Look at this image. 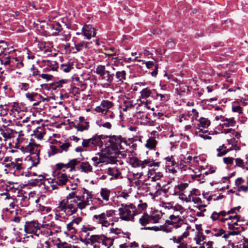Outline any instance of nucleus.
<instances>
[{"label": "nucleus", "instance_id": "f257e3e1", "mask_svg": "<svg viewBox=\"0 0 248 248\" xmlns=\"http://www.w3.org/2000/svg\"><path fill=\"white\" fill-rule=\"evenodd\" d=\"M65 199L60 201L56 208V212L60 214L73 215L89 205L93 197L91 192L84 188L73 187Z\"/></svg>", "mask_w": 248, "mask_h": 248}, {"label": "nucleus", "instance_id": "f03ea898", "mask_svg": "<svg viewBox=\"0 0 248 248\" xmlns=\"http://www.w3.org/2000/svg\"><path fill=\"white\" fill-rule=\"evenodd\" d=\"M116 212L114 210H108L98 215H94L93 218L97 223L107 227L109 225H114V222L117 221V218L115 217Z\"/></svg>", "mask_w": 248, "mask_h": 248}, {"label": "nucleus", "instance_id": "7ed1b4c3", "mask_svg": "<svg viewBox=\"0 0 248 248\" xmlns=\"http://www.w3.org/2000/svg\"><path fill=\"white\" fill-rule=\"evenodd\" d=\"M103 143L106 148H110L113 150L124 149L123 145H126V140L121 136H104Z\"/></svg>", "mask_w": 248, "mask_h": 248}, {"label": "nucleus", "instance_id": "20e7f679", "mask_svg": "<svg viewBox=\"0 0 248 248\" xmlns=\"http://www.w3.org/2000/svg\"><path fill=\"white\" fill-rule=\"evenodd\" d=\"M121 207L119 208L120 218L123 220L134 221V216L136 215L135 213V206L130 203L121 204Z\"/></svg>", "mask_w": 248, "mask_h": 248}, {"label": "nucleus", "instance_id": "39448f33", "mask_svg": "<svg viewBox=\"0 0 248 248\" xmlns=\"http://www.w3.org/2000/svg\"><path fill=\"white\" fill-rule=\"evenodd\" d=\"M42 227L37 221H27L24 225V230L27 233L39 237L45 234V232L42 230Z\"/></svg>", "mask_w": 248, "mask_h": 248}, {"label": "nucleus", "instance_id": "423d86ee", "mask_svg": "<svg viewBox=\"0 0 248 248\" xmlns=\"http://www.w3.org/2000/svg\"><path fill=\"white\" fill-rule=\"evenodd\" d=\"M131 163L133 167H141L142 169L145 168L146 166L159 167L160 165V162H155L153 159L147 158L142 161L137 157L131 158Z\"/></svg>", "mask_w": 248, "mask_h": 248}, {"label": "nucleus", "instance_id": "0eeeda50", "mask_svg": "<svg viewBox=\"0 0 248 248\" xmlns=\"http://www.w3.org/2000/svg\"><path fill=\"white\" fill-rule=\"evenodd\" d=\"M103 135L95 134L91 138L83 139L82 142V146L83 148H93L96 146L102 147Z\"/></svg>", "mask_w": 248, "mask_h": 248}, {"label": "nucleus", "instance_id": "6e6552de", "mask_svg": "<svg viewBox=\"0 0 248 248\" xmlns=\"http://www.w3.org/2000/svg\"><path fill=\"white\" fill-rule=\"evenodd\" d=\"M25 151L31 154V159L32 166H36L39 163L40 150L37 149L35 145L30 142L28 145L25 147Z\"/></svg>", "mask_w": 248, "mask_h": 248}, {"label": "nucleus", "instance_id": "1a4fd4ad", "mask_svg": "<svg viewBox=\"0 0 248 248\" xmlns=\"http://www.w3.org/2000/svg\"><path fill=\"white\" fill-rule=\"evenodd\" d=\"M139 222L142 226H146L147 224L151 223L150 216L147 214H144L140 218ZM162 228H163V227L162 225H160V226H155L152 227H145L143 228H142V229L157 231L161 230Z\"/></svg>", "mask_w": 248, "mask_h": 248}, {"label": "nucleus", "instance_id": "9d476101", "mask_svg": "<svg viewBox=\"0 0 248 248\" xmlns=\"http://www.w3.org/2000/svg\"><path fill=\"white\" fill-rule=\"evenodd\" d=\"M114 106V103L112 101L108 100H104L101 102L100 106H97L95 108V110L97 112H101L102 114H106L108 111V109Z\"/></svg>", "mask_w": 248, "mask_h": 248}, {"label": "nucleus", "instance_id": "9b49d317", "mask_svg": "<svg viewBox=\"0 0 248 248\" xmlns=\"http://www.w3.org/2000/svg\"><path fill=\"white\" fill-rule=\"evenodd\" d=\"M82 33L88 40L96 35L94 29L91 25L85 24L82 28Z\"/></svg>", "mask_w": 248, "mask_h": 248}, {"label": "nucleus", "instance_id": "f8f14e48", "mask_svg": "<svg viewBox=\"0 0 248 248\" xmlns=\"http://www.w3.org/2000/svg\"><path fill=\"white\" fill-rule=\"evenodd\" d=\"M47 29L50 30L53 36H57L59 32L62 30V28L61 25L58 22H53L47 24Z\"/></svg>", "mask_w": 248, "mask_h": 248}, {"label": "nucleus", "instance_id": "ddd939ff", "mask_svg": "<svg viewBox=\"0 0 248 248\" xmlns=\"http://www.w3.org/2000/svg\"><path fill=\"white\" fill-rule=\"evenodd\" d=\"M114 76L116 78V84L120 85L123 84L126 79V73L124 70L118 71Z\"/></svg>", "mask_w": 248, "mask_h": 248}, {"label": "nucleus", "instance_id": "4468645a", "mask_svg": "<svg viewBox=\"0 0 248 248\" xmlns=\"http://www.w3.org/2000/svg\"><path fill=\"white\" fill-rule=\"evenodd\" d=\"M170 221L169 224L173 226L175 228H179L181 226L183 223V220L179 217V216H175L174 215L170 216Z\"/></svg>", "mask_w": 248, "mask_h": 248}, {"label": "nucleus", "instance_id": "2eb2a0df", "mask_svg": "<svg viewBox=\"0 0 248 248\" xmlns=\"http://www.w3.org/2000/svg\"><path fill=\"white\" fill-rule=\"evenodd\" d=\"M78 163H79V160L78 159L75 158L71 159L67 163H63V169L65 170L70 169V171H72L75 170L76 166L78 164Z\"/></svg>", "mask_w": 248, "mask_h": 248}, {"label": "nucleus", "instance_id": "dca6fc26", "mask_svg": "<svg viewBox=\"0 0 248 248\" xmlns=\"http://www.w3.org/2000/svg\"><path fill=\"white\" fill-rule=\"evenodd\" d=\"M199 124L197 125V128L199 129L200 131L202 130V128H207L210 124V122L208 119L201 117L198 120Z\"/></svg>", "mask_w": 248, "mask_h": 248}, {"label": "nucleus", "instance_id": "f3484780", "mask_svg": "<svg viewBox=\"0 0 248 248\" xmlns=\"http://www.w3.org/2000/svg\"><path fill=\"white\" fill-rule=\"evenodd\" d=\"M79 166L78 167V170H81V172L85 173H89L92 172L93 168L92 166L88 162H83L80 163Z\"/></svg>", "mask_w": 248, "mask_h": 248}, {"label": "nucleus", "instance_id": "a211bd4d", "mask_svg": "<svg viewBox=\"0 0 248 248\" xmlns=\"http://www.w3.org/2000/svg\"><path fill=\"white\" fill-rule=\"evenodd\" d=\"M68 181V178L65 173H59L56 178V183L59 186H62L66 184Z\"/></svg>", "mask_w": 248, "mask_h": 248}, {"label": "nucleus", "instance_id": "6ab92c4d", "mask_svg": "<svg viewBox=\"0 0 248 248\" xmlns=\"http://www.w3.org/2000/svg\"><path fill=\"white\" fill-rule=\"evenodd\" d=\"M0 134L5 139V140L7 139L11 138L12 135L14 134V133H17V132L11 128H6L5 127H4V128H0Z\"/></svg>", "mask_w": 248, "mask_h": 248}, {"label": "nucleus", "instance_id": "aec40b11", "mask_svg": "<svg viewBox=\"0 0 248 248\" xmlns=\"http://www.w3.org/2000/svg\"><path fill=\"white\" fill-rule=\"evenodd\" d=\"M222 123L221 124L223 127L233 126L235 125L236 122L233 118H225L222 117L221 119Z\"/></svg>", "mask_w": 248, "mask_h": 248}, {"label": "nucleus", "instance_id": "412c9836", "mask_svg": "<svg viewBox=\"0 0 248 248\" xmlns=\"http://www.w3.org/2000/svg\"><path fill=\"white\" fill-rule=\"evenodd\" d=\"M166 161V169L168 168H171V167L175 166L178 167V163H177L172 155L168 156L165 158Z\"/></svg>", "mask_w": 248, "mask_h": 248}, {"label": "nucleus", "instance_id": "4be33fe9", "mask_svg": "<svg viewBox=\"0 0 248 248\" xmlns=\"http://www.w3.org/2000/svg\"><path fill=\"white\" fill-rule=\"evenodd\" d=\"M44 182V177L42 175L38 176V178H35L29 181L28 184L31 186H39Z\"/></svg>", "mask_w": 248, "mask_h": 248}, {"label": "nucleus", "instance_id": "5701e85b", "mask_svg": "<svg viewBox=\"0 0 248 248\" xmlns=\"http://www.w3.org/2000/svg\"><path fill=\"white\" fill-rule=\"evenodd\" d=\"M110 193L111 191L109 189L107 188H102L100 189V194L104 201L108 202L109 199Z\"/></svg>", "mask_w": 248, "mask_h": 248}, {"label": "nucleus", "instance_id": "b1692460", "mask_svg": "<svg viewBox=\"0 0 248 248\" xmlns=\"http://www.w3.org/2000/svg\"><path fill=\"white\" fill-rule=\"evenodd\" d=\"M140 97L142 99H146L149 97H154L152 90L149 88H145L140 92Z\"/></svg>", "mask_w": 248, "mask_h": 248}, {"label": "nucleus", "instance_id": "393cba45", "mask_svg": "<svg viewBox=\"0 0 248 248\" xmlns=\"http://www.w3.org/2000/svg\"><path fill=\"white\" fill-rule=\"evenodd\" d=\"M33 133L35 138L41 140L45 134V130L43 127L39 126L33 131Z\"/></svg>", "mask_w": 248, "mask_h": 248}, {"label": "nucleus", "instance_id": "a878e982", "mask_svg": "<svg viewBox=\"0 0 248 248\" xmlns=\"http://www.w3.org/2000/svg\"><path fill=\"white\" fill-rule=\"evenodd\" d=\"M157 143V141L153 137H151L147 140L145 147L149 149L154 150L156 147Z\"/></svg>", "mask_w": 248, "mask_h": 248}, {"label": "nucleus", "instance_id": "bb28decb", "mask_svg": "<svg viewBox=\"0 0 248 248\" xmlns=\"http://www.w3.org/2000/svg\"><path fill=\"white\" fill-rule=\"evenodd\" d=\"M74 127L78 131H83L84 130H87L90 127L89 123L88 122H84V123H78L77 124H74Z\"/></svg>", "mask_w": 248, "mask_h": 248}, {"label": "nucleus", "instance_id": "cd10ccee", "mask_svg": "<svg viewBox=\"0 0 248 248\" xmlns=\"http://www.w3.org/2000/svg\"><path fill=\"white\" fill-rule=\"evenodd\" d=\"M111 62V64L112 65V68L113 70H115V68L114 66H123L124 63L123 61H122L121 59L118 58V57H112L111 59L109 60Z\"/></svg>", "mask_w": 248, "mask_h": 248}, {"label": "nucleus", "instance_id": "c85d7f7f", "mask_svg": "<svg viewBox=\"0 0 248 248\" xmlns=\"http://www.w3.org/2000/svg\"><path fill=\"white\" fill-rule=\"evenodd\" d=\"M46 65L47 66V70H46V69L44 68V72H46L47 70L56 71L58 68H59L58 63L56 62H51L50 61H48Z\"/></svg>", "mask_w": 248, "mask_h": 248}, {"label": "nucleus", "instance_id": "c756f323", "mask_svg": "<svg viewBox=\"0 0 248 248\" xmlns=\"http://www.w3.org/2000/svg\"><path fill=\"white\" fill-rule=\"evenodd\" d=\"M101 78L102 80H104L108 84H111L113 81L114 74H112L111 75H107L105 74H97Z\"/></svg>", "mask_w": 248, "mask_h": 248}, {"label": "nucleus", "instance_id": "7c9ffc66", "mask_svg": "<svg viewBox=\"0 0 248 248\" xmlns=\"http://www.w3.org/2000/svg\"><path fill=\"white\" fill-rule=\"evenodd\" d=\"M108 173L113 176L115 179H118L121 175L122 173L116 168H109L108 170Z\"/></svg>", "mask_w": 248, "mask_h": 248}, {"label": "nucleus", "instance_id": "2f4dec72", "mask_svg": "<svg viewBox=\"0 0 248 248\" xmlns=\"http://www.w3.org/2000/svg\"><path fill=\"white\" fill-rule=\"evenodd\" d=\"M26 97L31 101H35L42 97L40 94L35 93H26Z\"/></svg>", "mask_w": 248, "mask_h": 248}, {"label": "nucleus", "instance_id": "473e14b6", "mask_svg": "<svg viewBox=\"0 0 248 248\" xmlns=\"http://www.w3.org/2000/svg\"><path fill=\"white\" fill-rule=\"evenodd\" d=\"M110 232L116 234L120 235V237H123L125 238H129V234L128 233H124L122 231L116 228H111L110 229Z\"/></svg>", "mask_w": 248, "mask_h": 248}, {"label": "nucleus", "instance_id": "72a5a7b5", "mask_svg": "<svg viewBox=\"0 0 248 248\" xmlns=\"http://www.w3.org/2000/svg\"><path fill=\"white\" fill-rule=\"evenodd\" d=\"M88 44V43H86L84 41H80L77 43H75V47L76 48L77 51H80L84 48H87Z\"/></svg>", "mask_w": 248, "mask_h": 248}, {"label": "nucleus", "instance_id": "f704fd0d", "mask_svg": "<svg viewBox=\"0 0 248 248\" xmlns=\"http://www.w3.org/2000/svg\"><path fill=\"white\" fill-rule=\"evenodd\" d=\"M95 73H96V74H104L105 75L106 74H108V75H111L112 74H110V72L108 71V70H107L106 69V66L105 65H98L96 68V71H95Z\"/></svg>", "mask_w": 248, "mask_h": 248}, {"label": "nucleus", "instance_id": "c9c22d12", "mask_svg": "<svg viewBox=\"0 0 248 248\" xmlns=\"http://www.w3.org/2000/svg\"><path fill=\"white\" fill-rule=\"evenodd\" d=\"M103 234L101 235H92L90 236V241L91 245L95 243L100 244L101 239H102Z\"/></svg>", "mask_w": 248, "mask_h": 248}, {"label": "nucleus", "instance_id": "e433bc0d", "mask_svg": "<svg viewBox=\"0 0 248 248\" xmlns=\"http://www.w3.org/2000/svg\"><path fill=\"white\" fill-rule=\"evenodd\" d=\"M140 202L141 203L139 204L137 207L135 206V213L136 215L141 213L144 210L146 209L147 206L146 203L142 202L141 201H140Z\"/></svg>", "mask_w": 248, "mask_h": 248}, {"label": "nucleus", "instance_id": "4c0bfd02", "mask_svg": "<svg viewBox=\"0 0 248 248\" xmlns=\"http://www.w3.org/2000/svg\"><path fill=\"white\" fill-rule=\"evenodd\" d=\"M170 95L167 94H162L156 93V96L154 97V99L159 100L162 102H166L170 99Z\"/></svg>", "mask_w": 248, "mask_h": 248}, {"label": "nucleus", "instance_id": "58836bf2", "mask_svg": "<svg viewBox=\"0 0 248 248\" xmlns=\"http://www.w3.org/2000/svg\"><path fill=\"white\" fill-rule=\"evenodd\" d=\"M227 214H228L227 212L225 211H221L218 213L215 211L212 213L211 218L213 220H216L219 219L220 216L225 217Z\"/></svg>", "mask_w": 248, "mask_h": 248}, {"label": "nucleus", "instance_id": "ea45409f", "mask_svg": "<svg viewBox=\"0 0 248 248\" xmlns=\"http://www.w3.org/2000/svg\"><path fill=\"white\" fill-rule=\"evenodd\" d=\"M218 152L217 155L218 156H221L226 155L228 152V150L226 149V147L223 144L217 149Z\"/></svg>", "mask_w": 248, "mask_h": 248}, {"label": "nucleus", "instance_id": "a19ab883", "mask_svg": "<svg viewBox=\"0 0 248 248\" xmlns=\"http://www.w3.org/2000/svg\"><path fill=\"white\" fill-rule=\"evenodd\" d=\"M59 68L61 71L68 73L73 68V67L69 63H68L67 64H62Z\"/></svg>", "mask_w": 248, "mask_h": 248}, {"label": "nucleus", "instance_id": "79ce46f5", "mask_svg": "<svg viewBox=\"0 0 248 248\" xmlns=\"http://www.w3.org/2000/svg\"><path fill=\"white\" fill-rule=\"evenodd\" d=\"M13 168L15 170L14 173L16 174V175H19L21 172V170L23 169V167L22 164L17 163L13 164Z\"/></svg>", "mask_w": 248, "mask_h": 248}, {"label": "nucleus", "instance_id": "37998d69", "mask_svg": "<svg viewBox=\"0 0 248 248\" xmlns=\"http://www.w3.org/2000/svg\"><path fill=\"white\" fill-rule=\"evenodd\" d=\"M205 239V236L201 232L199 231L196 235V243L200 244L201 242L203 241Z\"/></svg>", "mask_w": 248, "mask_h": 248}, {"label": "nucleus", "instance_id": "c03bdc74", "mask_svg": "<svg viewBox=\"0 0 248 248\" xmlns=\"http://www.w3.org/2000/svg\"><path fill=\"white\" fill-rule=\"evenodd\" d=\"M235 167H239L242 169L245 168V162L240 158H236L235 159Z\"/></svg>", "mask_w": 248, "mask_h": 248}, {"label": "nucleus", "instance_id": "a18cd8bd", "mask_svg": "<svg viewBox=\"0 0 248 248\" xmlns=\"http://www.w3.org/2000/svg\"><path fill=\"white\" fill-rule=\"evenodd\" d=\"M50 151L48 152L49 155H54L57 153H61L60 148L58 149L56 148L54 145H51L50 146Z\"/></svg>", "mask_w": 248, "mask_h": 248}, {"label": "nucleus", "instance_id": "49530a36", "mask_svg": "<svg viewBox=\"0 0 248 248\" xmlns=\"http://www.w3.org/2000/svg\"><path fill=\"white\" fill-rule=\"evenodd\" d=\"M70 146V144L69 142H64L60 146V150L61 151V153H62L63 151L67 152L68 150V148Z\"/></svg>", "mask_w": 248, "mask_h": 248}, {"label": "nucleus", "instance_id": "de8ad7c7", "mask_svg": "<svg viewBox=\"0 0 248 248\" xmlns=\"http://www.w3.org/2000/svg\"><path fill=\"white\" fill-rule=\"evenodd\" d=\"M12 61L11 60V58L8 56L4 57H1V62L4 65L11 64Z\"/></svg>", "mask_w": 248, "mask_h": 248}, {"label": "nucleus", "instance_id": "09e8293b", "mask_svg": "<svg viewBox=\"0 0 248 248\" xmlns=\"http://www.w3.org/2000/svg\"><path fill=\"white\" fill-rule=\"evenodd\" d=\"M7 46V44L4 41H0V52L1 53H8Z\"/></svg>", "mask_w": 248, "mask_h": 248}, {"label": "nucleus", "instance_id": "8fccbe9b", "mask_svg": "<svg viewBox=\"0 0 248 248\" xmlns=\"http://www.w3.org/2000/svg\"><path fill=\"white\" fill-rule=\"evenodd\" d=\"M154 175L151 177L152 180L153 181H156L163 177V174L161 172H156L154 170Z\"/></svg>", "mask_w": 248, "mask_h": 248}, {"label": "nucleus", "instance_id": "3c124183", "mask_svg": "<svg viewBox=\"0 0 248 248\" xmlns=\"http://www.w3.org/2000/svg\"><path fill=\"white\" fill-rule=\"evenodd\" d=\"M57 248H71L72 246L66 242H60L56 244Z\"/></svg>", "mask_w": 248, "mask_h": 248}, {"label": "nucleus", "instance_id": "603ef678", "mask_svg": "<svg viewBox=\"0 0 248 248\" xmlns=\"http://www.w3.org/2000/svg\"><path fill=\"white\" fill-rule=\"evenodd\" d=\"M31 73L30 74V75H31L33 77L40 75V72L39 71L38 69L36 68L34 65L31 66Z\"/></svg>", "mask_w": 248, "mask_h": 248}, {"label": "nucleus", "instance_id": "864d4df0", "mask_svg": "<svg viewBox=\"0 0 248 248\" xmlns=\"http://www.w3.org/2000/svg\"><path fill=\"white\" fill-rule=\"evenodd\" d=\"M179 166L175 167L173 166L171 167V168H168L166 169V171L171 173L173 174H175L177 172V170L179 169Z\"/></svg>", "mask_w": 248, "mask_h": 248}, {"label": "nucleus", "instance_id": "5fc2aeb1", "mask_svg": "<svg viewBox=\"0 0 248 248\" xmlns=\"http://www.w3.org/2000/svg\"><path fill=\"white\" fill-rule=\"evenodd\" d=\"M67 230L71 232L72 233H76L77 230L75 228V226L71 222L67 225Z\"/></svg>", "mask_w": 248, "mask_h": 248}, {"label": "nucleus", "instance_id": "6e6d98bb", "mask_svg": "<svg viewBox=\"0 0 248 248\" xmlns=\"http://www.w3.org/2000/svg\"><path fill=\"white\" fill-rule=\"evenodd\" d=\"M224 162L230 166H232L233 164V160H234L233 158L231 157H227L223 158Z\"/></svg>", "mask_w": 248, "mask_h": 248}, {"label": "nucleus", "instance_id": "4d7b16f0", "mask_svg": "<svg viewBox=\"0 0 248 248\" xmlns=\"http://www.w3.org/2000/svg\"><path fill=\"white\" fill-rule=\"evenodd\" d=\"M92 160L94 162L93 165L96 167H97L100 163L102 162L100 157L94 156L92 158Z\"/></svg>", "mask_w": 248, "mask_h": 248}, {"label": "nucleus", "instance_id": "13d9d810", "mask_svg": "<svg viewBox=\"0 0 248 248\" xmlns=\"http://www.w3.org/2000/svg\"><path fill=\"white\" fill-rule=\"evenodd\" d=\"M151 222L153 223H156L159 222V220L161 219L160 216L156 215L155 216H150Z\"/></svg>", "mask_w": 248, "mask_h": 248}, {"label": "nucleus", "instance_id": "bf43d9fd", "mask_svg": "<svg viewBox=\"0 0 248 248\" xmlns=\"http://www.w3.org/2000/svg\"><path fill=\"white\" fill-rule=\"evenodd\" d=\"M21 175H25L26 177H30L32 176H37V174L35 172H32L29 170L26 171H22L20 173Z\"/></svg>", "mask_w": 248, "mask_h": 248}, {"label": "nucleus", "instance_id": "052dcab7", "mask_svg": "<svg viewBox=\"0 0 248 248\" xmlns=\"http://www.w3.org/2000/svg\"><path fill=\"white\" fill-rule=\"evenodd\" d=\"M96 123L99 126H100V127L103 126V127L107 128L108 129H110L112 126L111 124L109 122H106L102 124H100L99 122H97Z\"/></svg>", "mask_w": 248, "mask_h": 248}, {"label": "nucleus", "instance_id": "680f3d73", "mask_svg": "<svg viewBox=\"0 0 248 248\" xmlns=\"http://www.w3.org/2000/svg\"><path fill=\"white\" fill-rule=\"evenodd\" d=\"M145 65H146V66L148 69H150V68H153V67H154V68H155V65H157L156 64V62H154V61H148V62H145Z\"/></svg>", "mask_w": 248, "mask_h": 248}, {"label": "nucleus", "instance_id": "e2e57ef3", "mask_svg": "<svg viewBox=\"0 0 248 248\" xmlns=\"http://www.w3.org/2000/svg\"><path fill=\"white\" fill-rule=\"evenodd\" d=\"M213 231H214L215 232H216V233H214V235L217 237L221 236L225 232V231L222 229H219L218 230H217V229H213Z\"/></svg>", "mask_w": 248, "mask_h": 248}, {"label": "nucleus", "instance_id": "0e129e2a", "mask_svg": "<svg viewBox=\"0 0 248 248\" xmlns=\"http://www.w3.org/2000/svg\"><path fill=\"white\" fill-rule=\"evenodd\" d=\"M187 186L188 184L187 183H182L179 185L177 187L180 191H183Z\"/></svg>", "mask_w": 248, "mask_h": 248}, {"label": "nucleus", "instance_id": "69168bd1", "mask_svg": "<svg viewBox=\"0 0 248 248\" xmlns=\"http://www.w3.org/2000/svg\"><path fill=\"white\" fill-rule=\"evenodd\" d=\"M232 110L233 112H238L239 114L242 113V108L239 106H232Z\"/></svg>", "mask_w": 248, "mask_h": 248}, {"label": "nucleus", "instance_id": "338daca9", "mask_svg": "<svg viewBox=\"0 0 248 248\" xmlns=\"http://www.w3.org/2000/svg\"><path fill=\"white\" fill-rule=\"evenodd\" d=\"M82 221V218L81 217H78L74 219L71 222L74 225H78Z\"/></svg>", "mask_w": 248, "mask_h": 248}, {"label": "nucleus", "instance_id": "774afa93", "mask_svg": "<svg viewBox=\"0 0 248 248\" xmlns=\"http://www.w3.org/2000/svg\"><path fill=\"white\" fill-rule=\"evenodd\" d=\"M178 244L177 248H187V244L184 241H181Z\"/></svg>", "mask_w": 248, "mask_h": 248}]
</instances>
